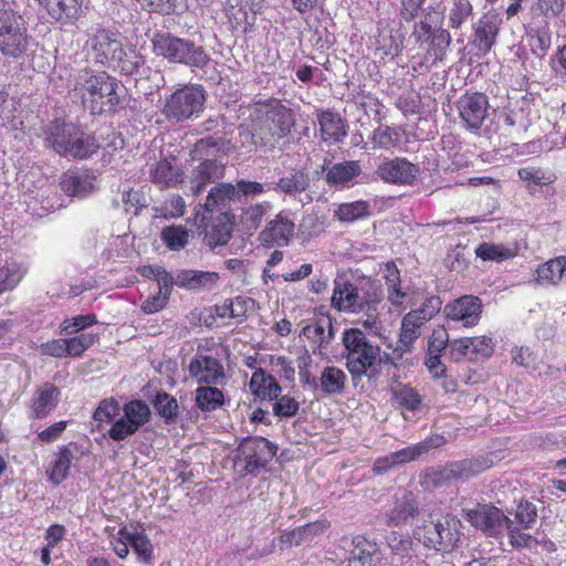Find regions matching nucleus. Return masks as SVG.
<instances>
[{
  "label": "nucleus",
  "instance_id": "obj_1",
  "mask_svg": "<svg viewBox=\"0 0 566 566\" xmlns=\"http://www.w3.org/2000/svg\"><path fill=\"white\" fill-rule=\"evenodd\" d=\"M87 59L125 75L135 74L144 64L143 55L130 44H125L120 33L105 28L87 31L84 44Z\"/></svg>",
  "mask_w": 566,
  "mask_h": 566
},
{
  "label": "nucleus",
  "instance_id": "obj_2",
  "mask_svg": "<svg viewBox=\"0 0 566 566\" xmlns=\"http://www.w3.org/2000/svg\"><path fill=\"white\" fill-rule=\"evenodd\" d=\"M118 83L106 72L83 69L73 78L71 93L92 114L114 109L119 103Z\"/></svg>",
  "mask_w": 566,
  "mask_h": 566
},
{
  "label": "nucleus",
  "instance_id": "obj_3",
  "mask_svg": "<svg viewBox=\"0 0 566 566\" xmlns=\"http://www.w3.org/2000/svg\"><path fill=\"white\" fill-rule=\"evenodd\" d=\"M44 143L62 156L86 158L98 145L95 138L85 134L78 126L64 120H54L43 128Z\"/></svg>",
  "mask_w": 566,
  "mask_h": 566
},
{
  "label": "nucleus",
  "instance_id": "obj_4",
  "mask_svg": "<svg viewBox=\"0 0 566 566\" xmlns=\"http://www.w3.org/2000/svg\"><path fill=\"white\" fill-rule=\"evenodd\" d=\"M346 367L353 378H361L375 369L381 359V348L358 328L344 331L342 336Z\"/></svg>",
  "mask_w": 566,
  "mask_h": 566
},
{
  "label": "nucleus",
  "instance_id": "obj_5",
  "mask_svg": "<svg viewBox=\"0 0 566 566\" xmlns=\"http://www.w3.org/2000/svg\"><path fill=\"white\" fill-rule=\"evenodd\" d=\"M153 51L171 63L203 69L210 61L202 46L167 32H156L151 38Z\"/></svg>",
  "mask_w": 566,
  "mask_h": 566
},
{
  "label": "nucleus",
  "instance_id": "obj_6",
  "mask_svg": "<svg viewBox=\"0 0 566 566\" xmlns=\"http://www.w3.org/2000/svg\"><path fill=\"white\" fill-rule=\"evenodd\" d=\"M24 19L0 0V51L6 56L23 55L30 44Z\"/></svg>",
  "mask_w": 566,
  "mask_h": 566
},
{
  "label": "nucleus",
  "instance_id": "obj_7",
  "mask_svg": "<svg viewBox=\"0 0 566 566\" xmlns=\"http://www.w3.org/2000/svg\"><path fill=\"white\" fill-rule=\"evenodd\" d=\"M206 102L205 90L200 85H188L175 91L165 99L163 114L167 119L184 122L198 117Z\"/></svg>",
  "mask_w": 566,
  "mask_h": 566
},
{
  "label": "nucleus",
  "instance_id": "obj_8",
  "mask_svg": "<svg viewBox=\"0 0 566 566\" xmlns=\"http://www.w3.org/2000/svg\"><path fill=\"white\" fill-rule=\"evenodd\" d=\"M457 109L462 127L476 132L488 117L489 101L482 93H465L458 99Z\"/></svg>",
  "mask_w": 566,
  "mask_h": 566
},
{
  "label": "nucleus",
  "instance_id": "obj_9",
  "mask_svg": "<svg viewBox=\"0 0 566 566\" xmlns=\"http://www.w3.org/2000/svg\"><path fill=\"white\" fill-rule=\"evenodd\" d=\"M502 19L495 10L485 12L473 24V34L470 41L471 46L480 56L486 55L494 44L500 32Z\"/></svg>",
  "mask_w": 566,
  "mask_h": 566
},
{
  "label": "nucleus",
  "instance_id": "obj_10",
  "mask_svg": "<svg viewBox=\"0 0 566 566\" xmlns=\"http://www.w3.org/2000/svg\"><path fill=\"white\" fill-rule=\"evenodd\" d=\"M463 515L471 525L483 531L489 536L502 534L510 521L500 509L486 504H479L472 510H464Z\"/></svg>",
  "mask_w": 566,
  "mask_h": 566
},
{
  "label": "nucleus",
  "instance_id": "obj_11",
  "mask_svg": "<svg viewBox=\"0 0 566 566\" xmlns=\"http://www.w3.org/2000/svg\"><path fill=\"white\" fill-rule=\"evenodd\" d=\"M217 145V140L212 137L202 138L190 150V157L200 161L196 168L209 184L223 178L226 172V166L221 161L209 158Z\"/></svg>",
  "mask_w": 566,
  "mask_h": 566
},
{
  "label": "nucleus",
  "instance_id": "obj_12",
  "mask_svg": "<svg viewBox=\"0 0 566 566\" xmlns=\"http://www.w3.org/2000/svg\"><path fill=\"white\" fill-rule=\"evenodd\" d=\"M188 371L198 382L219 385L226 378L222 363L219 358L203 353H197L190 360Z\"/></svg>",
  "mask_w": 566,
  "mask_h": 566
},
{
  "label": "nucleus",
  "instance_id": "obj_13",
  "mask_svg": "<svg viewBox=\"0 0 566 566\" xmlns=\"http://www.w3.org/2000/svg\"><path fill=\"white\" fill-rule=\"evenodd\" d=\"M446 317L459 322L464 327L478 325L482 314V302L473 295H464L449 303L444 307Z\"/></svg>",
  "mask_w": 566,
  "mask_h": 566
},
{
  "label": "nucleus",
  "instance_id": "obj_14",
  "mask_svg": "<svg viewBox=\"0 0 566 566\" xmlns=\"http://www.w3.org/2000/svg\"><path fill=\"white\" fill-rule=\"evenodd\" d=\"M376 174L387 184L410 185L417 178L419 169L408 159L396 157L381 161Z\"/></svg>",
  "mask_w": 566,
  "mask_h": 566
},
{
  "label": "nucleus",
  "instance_id": "obj_15",
  "mask_svg": "<svg viewBox=\"0 0 566 566\" xmlns=\"http://www.w3.org/2000/svg\"><path fill=\"white\" fill-rule=\"evenodd\" d=\"M203 242L211 249L226 245L232 235L233 220L229 212H221L214 218H201Z\"/></svg>",
  "mask_w": 566,
  "mask_h": 566
},
{
  "label": "nucleus",
  "instance_id": "obj_16",
  "mask_svg": "<svg viewBox=\"0 0 566 566\" xmlns=\"http://www.w3.org/2000/svg\"><path fill=\"white\" fill-rule=\"evenodd\" d=\"M245 461V471L252 473L263 468L275 455L276 448L265 438L247 439L240 447Z\"/></svg>",
  "mask_w": 566,
  "mask_h": 566
},
{
  "label": "nucleus",
  "instance_id": "obj_17",
  "mask_svg": "<svg viewBox=\"0 0 566 566\" xmlns=\"http://www.w3.org/2000/svg\"><path fill=\"white\" fill-rule=\"evenodd\" d=\"M220 274L214 271L181 270L177 273L175 284L192 292H209L220 282Z\"/></svg>",
  "mask_w": 566,
  "mask_h": 566
},
{
  "label": "nucleus",
  "instance_id": "obj_18",
  "mask_svg": "<svg viewBox=\"0 0 566 566\" xmlns=\"http://www.w3.org/2000/svg\"><path fill=\"white\" fill-rule=\"evenodd\" d=\"M60 395V389L51 382L38 387L30 400L31 417L36 419L48 417L57 406Z\"/></svg>",
  "mask_w": 566,
  "mask_h": 566
},
{
  "label": "nucleus",
  "instance_id": "obj_19",
  "mask_svg": "<svg viewBox=\"0 0 566 566\" xmlns=\"http://www.w3.org/2000/svg\"><path fill=\"white\" fill-rule=\"evenodd\" d=\"M149 177L159 187L174 188L184 181V171L174 157L164 158L150 166Z\"/></svg>",
  "mask_w": 566,
  "mask_h": 566
},
{
  "label": "nucleus",
  "instance_id": "obj_20",
  "mask_svg": "<svg viewBox=\"0 0 566 566\" xmlns=\"http://www.w3.org/2000/svg\"><path fill=\"white\" fill-rule=\"evenodd\" d=\"M332 304L338 311L357 313L363 310V301L357 286L343 280L335 281Z\"/></svg>",
  "mask_w": 566,
  "mask_h": 566
},
{
  "label": "nucleus",
  "instance_id": "obj_21",
  "mask_svg": "<svg viewBox=\"0 0 566 566\" xmlns=\"http://www.w3.org/2000/svg\"><path fill=\"white\" fill-rule=\"evenodd\" d=\"M310 186L311 175L308 170L294 168L275 182L273 190L289 197H296L307 191Z\"/></svg>",
  "mask_w": 566,
  "mask_h": 566
},
{
  "label": "nucleus",
  "instance_id": "obj_22",
  "mask_svg": "<svg viewBox=\"0 0 566 566\" xmlns=\"http://www.w3.org/2000/svg\"><path fill=\"white\" fill-rule=\"evenodd\" d=\"M262 120L265 128L273 132L279 140L286 137L294 125L293 112L281 104L271 107Z\"/></svg>",
  "mask_w": 566,
  "mask_h": 566
},
{
  "label": "nucleus",
  "instance_id": "obj_23",
  "mask_svg": "<svg viewBox=\"0 0 566 566\" xmlns=\"http://www.w3.org/2000/svg\"><path fill=\"white\" fill-rule=\"evenodd\" d=\"M294 232V223L282 213H279L261 232L265 243L286 245Z\"/></svg>",
  "mask_w": 566,
  "mask_h": 566
},
{
  "label": "nucleus",
  "instance_id": "obj_24",
  "mask_svg": "<svg viewBox=\"0 0 566 566\" xmlns=\"http://www.w3.org/2000/svg\"><path fill=\"white\" fill-rule=\"evenodd\" d=\"M74 454L70 446H60L52 454V460L46 469L49 481L54 485L62 483L69 475Z\"/></svg>",
  "mask_w": 566,
  "mask_h": 566
},
{
  "label": "nucleus",
  "instance_id": "obj_25",
  "mask_svg": "<svg viewBox=\"0 0 566 566\" xmlns=\"http://www.w3.org/2000/svg\"><path fill=\"white\" fill-rule=\"evenodd\" d=\"M354 549L348 559V566H371L373 563L381 559L379 547L376 543L364 536H356L353 539Z\"/></svg>",
  "mask_w": 566,
  "mask_h": 566
},
{
  "label": "nucleus",
  "instance_id": "obj_26",
  "mask_svg": "<svg viewBox=\"0 0 566 566\" xmlns=\"http://www.w3.org/2000/svg\"><path fill=\"white\" fill-rule=\"evenodd\" d=\"M327 527L328 523L326 521L307 523L303 526L283 532L280 535L279 541L284 546H297L302 543L312 541L314 536L322 534L327 530Z\"/></svg>",
  "mask_w": 566,
  "mask_h": 566
},
{
  "label": "nucleus",
  "instance_id": "obj_27",
  "mask_svg": "<svg viewBox=\"0 0 566 566\" xmlns=\"http://www.w3.org/2000/svg\"><path fill=\"white\" fill-rule=\"evenodd\" d=\"M492 461L486 458L467 459L449 464L443 474L446 479H469L491 468Z\"/></svg>",
  "mask_w": 566,
  "mask_h": 566
},
{
  "label": "nucleus",
  "instance_id": "obj_28",
  "mask_svg": "<svg viewBox=\"0 0 566 566\" xmlns=\"http://www.w3.org/2000/svg\"><path fill=\"white\" fill-rule=\"evenodd\" d=\"M250 389L254 396L262 400L276 399L282 388L276 379L266 374L262 368L256 369L250 379Z\"/></svg>",
  "mask_w": 566,
  "mask_h": 566
},
{
  "label": "nucleus",
  "instance_id": "obj_29",
  "mask_svg": "<svg viewBox=\"0 0 566 566\" xmlns=\"http://www.w3.org/2000/svg\"><path fill=\"white\" fill-rule=\"evenodd\" d=\"M48 13L62 23L72 22L81 11L82 0H39Z\"/></svg>",
  "mask_w": 566,
  "mask_h": 566
},
{
  "label": "nucleus",
  "instance_id": "obj_30",
  "mask_svg": "<svg viewBox=\"0 0 566 566\" xmlns=\"http://www.w3.org/2000/svg\"><path fill=\"white\" fill-rule=\"evenodd\" d=\"M62 190L72 197H85L95 188L94 178L86 172L69 171L61 179Z\"/></svg>",
  "mask_w": 566,
  "mask_h": 566
},
{
  "label": "nucleus",
  "instance_id": "obj_31",
  "mask_svg": "<svg viewBox=\"0 0 566 566\" xmlns=\"http://www.w3.org/2000/svg\"><path fill=\"white\" fill-rule=\"evenodd\" d=\"M423 324V318H420L417 313L409 312L406 314L401 322L399 344L394 354L410 352L412 344L420 336V327Z\"/></svg>",
  "mask_w": 566,
  "mask_h": 566
},
{
  "label": "nucleus",
  "instance_id": "obj_32",
  "mask_svg": "<svg viewBox=\"0 0 566 566\" xmlns=\"http://www.w3.org/2000/svg\"><path fill=\"white\" fill-rule=\"evenodd\" d=\"M238 199L237 187L230 182H221L212 187L206 198L203 209L207 212L223 209Z\"/></svg>",
  "mask_w": 566,
  "mask_h": 566
},
{
  "label": "nucleus",
  "instance_id": "obj_33",
  "mask_svg": "<svg viewBox=\"0 0 566 566\" xmlns=\"http://www.w3.org/2000/svg\"><path fill=\"white\" fill-rule=\"evenodd\" d=\"M402 50V34L392 29H382L376 40L375 54L380 59L392 60Z\"/></svg>",
  "mask_w": 566,
  "mask_h": 566
},
{
  "label": "nucleus",
  "instance_id": "obj_34",
  "mask_svg": "<svg viewBox=\"0 0 566 566\" xmlns=\"http://www.w3.org/2000/svg\"><path fill=\"white\" fill-rule=\"evenodd\" d=\"M536 282L539 285H557L566 276V256L552 259L536 269Z\"/></svg>",
  "mask_w": 566,
  "mask_h": 566
},
{
  "label": "nucleus",
  "instance_id": "obj_35",
  "mask_svg": "<svg viewBox=\"0 0 566 566\" xmlns=\"http://www.w3.org/2000/svg\"><path fill=\"white\" fill-rule=\"evenodd\" d=\"M318 122L324 142L336 144L346 136L345 125L338 115L331 112H323L319 115Z\"/></svg>",
  "mask_w": 566,
  "mask_h": 566
},
{
  "label": "nucleus",
  "instance_id": "obj_36",
  "mask_svg": "<svg viewBox=\"0 0 566 566\" xmlns=\"http://www.w3.org/2000/svg\"><path fill=\"white\" fill-rule=\"evenodd\" d=\"M460 521L455 517L439 520L438 551L449 552L457 546L460 541Z\"/></svg>",
  "mask_w": 566,
  "mask_h": 566
},
{
  "label": "nucleus",
  "instance_id": "obj_37",
  "mask_svg": "<svg viewBox=\"0 0 566 566\" xmlns=\"http://www.w3.org/2000/svg\"><path fill=\"white\" fill-rule=\"evenodd\" d=\"M347 376L344 370L335 366L325 367L319 377V389L327 396L342 394L345 389Z\"/></svg>",
  "mask_w": 566,
  "mask_h": 566
},
{
  "label": "nucleus",
  "instance_id": "obj_38",
  "mask_svg": "<svg viewBox=\"0 0 566 566\" xmlns=\"http://www.w3.org/2000/svg\"><path fill=\"white\" fill-rule=\"evenodd\" d=\"M360 171V164L357 160L338 163L328 169L326 181L333 186L346 185L356 178Z\"/></svg>",
  "mask_w": 566,
  "mask_h": 566
},
{
  "label": "nucleus",
  "instance_id": "obj_39",
  "mask_svg": "<svg viewBox=\"0 0 566 566\" xmlns=\"http://www.w3.org/2000/svg\"><path fill=\"white\" fill-rule=\"evenodd\" d=\"M419 447H408L385 457L378 458L374 463V472L382 474L397 465L415 460V454L419 451Z\"/></svg>",
  "mask_w": 566,
  "mask_h": 566
},
{
  "label": "nucleus",
  "instance_id": "obj_40",
  "mask_svg": "<svg viewBox=\"0 0 566 566\" xmlns=\"http://www.w3.org/2000/svg\"><path fill=\"white\" fill-rule=\"evenodd\" d=\"M196 405L202 412H211L224 405L223 391L217 387L200 386L196 389Z\"/></svg>",
  "mask_w": 566,
  "mask_h": 566
},
{
  "label": "nucleus",
  "instance_id": "obj_41",
  "mask_svg": "<svg viewBox=\"0 0 566 566\" xmlns=\"http://www.w3.org/2000/svg\"><path fill=\"white\" fill-rule=\"evenodd\" d=\"M418 512L417 503L411 494L405 493L397 500L395 507L387 514V525H399Z\"/></svg>",
  "mask_w": 566,
  "mask_h": 566
},
{
  "label": "nucleus",
  "instance_id": "obj_42",
  "mask_svg": "<svg viewBox=\"0 0 566 566\" xmlns=\"http://www.w3.org/2000/svg\"><path fill=\"white\" fill-rule=\"evenodd\" d=\"M382 274H384V277L388 285V292H389L388 300L394 305L402 304L406 293H403L399 289L400 272H399L398 268L391 262L386 263L382 269Z\"/></svg>",
  "mask_w": 566,
  "mask_h": 566
},
{
  "label": "nucleus",
  "instance_id": "obj_43",
  "mask_svg": "<svg viewBox=\"0 0 566 566\" xmlns=\"http://www.w3.org/2000/svg\"><path fill=\"white\" fill-rule=\"evenodd\" d=\"M303 334L321 347L327 345L334 337L333 325L329 319H319L303 328Z\"/></svg>",
  "mask_w": 566,
  "mask_h": 566
},
{
  "label": "nucleus",
  "instance_id": "obj_44",
  "mask_svg": "<svg viewBox=\"0 0 566 566\" xmlns=\"http://www.w3.org/2000/svg\"><path fill=\"white\" fill-rule=\"evenodd\" d=\"M473 7L470 0H452L448 13L449 27L460 29L472 15Z\"/></svg>",
  "mask_w": 566,
  "mask_h": 566
},
{
  "label": "nucleus",
  "instance_id": "obj_45",
  "mask_svg": "<svg viewBox=\"0 0 566 566\" xmlns=\"http://www.w3.org/2000/svg\"><path fill=\"white\" fill-rule=\"evenodd\" d=\"M125 418H129L134 421V424L139 430L150 420V409L148 405L142 400H130L123 407Z\"/></svg>",
  "mask_w": 566,
  "mask_h": 566
},
{
  "label": "nucleus",
  "instance_id": "obj_46",
  "mask_svg": "<svg viewBox=\"0 0 566 566\" xmlns=\"http://www.w3.org/2000/svg\"><path fill=\"white\" fill-rule=\"evenodd\" d=\"M335 214L342 222H354L369 214V205L363 200L343 203Z\"/></svg>",
  "mask_w": 566,
  "mask_h": 566
},
{
  "label": "nucleus",
  "instance_id": "obj_47",
  "mask_svg": "<svg viewBox=\"0 0 566 566\" xmlns=\"http://www.w3.org/2000/svg\"><path fill=\"white\" fill-rule=\"evenodd\" d=\"M161 240L174 251L182 250L189 241V232L182 226H170L161 230Z\"/></svg>",
  "mask_w": 566,
  "mask_h": 566
},
{
  "label": "nucleus",
  "instance_id": "obj_48",
  "mask_svg": "<svg viewBox=\"0 0 566 566\" xmlns=\"http://www.w3.org/2000/svg\"><path fill=\"white\" fill-rule=\"evenodd\" d=\"M400 142L401 132L399 128L384 125L374 130L373 143L381 149L394 148L398 146Z\"/></svg>",
  "mask_w": 566,
  "mask_h": 566
},
{
  "label": "nucleus",
  "instance_id": "obj_49",
  "mask_svg": "<svg viewBox=\"0 0 566 566\" xmlns=\"http://www.w3.org/2000/svg\"><path fill=\"white\" fill-rule=\"evenodd\" d=\"M253 301L249 297L237 296L231 298L222 307L218 308L220 316H229L232 318H243L251 308Z\"/></svg>",
  "mask_w": 566,
  "mask_h": 566
},
{
  "label": "nucleus",
  "instance_id": "obj_50",
  "mask_svg": "<svg viewBox=\"0 0 566 566\" xmlns=\"http://www.w3.org/2000/svg\"><path fill=\"white\" fill-rule=\"evenodd\" d=\"M438 533H439V521H428L422 525H418L413 530V536L419 542H422L424 546L438 551Z\"/></svg>",
  "mask_w": 566,
  "mask_h": 566
},
{
  "label": "nucleus",
  "instance_id": "obj_51",
  "mask_svg": "<svg viewBox=\"0 0 566 566\" xmlns=\"http://www.w3.org/2000/svg\"><path fill=\"white\" fill-rule=\"evenodd\" d=\"M476 255L485 261L501 262L514 256L513 250L501 244L482 243L476 248Z\"/></svg>",
  "mask_w": 566,
  "mask_h": 566
},
{
  "label": "nucleus",
  "instance_id": "obj_52",
  "mask_svg": "<svg viewBox=\"0 0 566 566\" xmlns=\"http://www.w3.org/2000/svg\"><path fill=\"white\" fill-rule=\"evenodd\" d=\"M97 339L93 333H84L75 337L65 338L66 357H80Z\"/></svg>",
  "mask_w": 566,
  "mask_h": 566
},
{
  "label": "nucleus",
  "instance_id": "obj_53",
  "mask_svg": "<svg viewBox=\"0 0 566 566\" xmlns=\"http://www.w3.org/2000/svg\"><path fill=\"white\" fill-rule=\"evenodd\" d=\"M23 276V271L17 263H7L0 268V294L17 286Z\"/></svg>",
  "mask_w": 566,
  "mask_h": 566
},
{
  "label": "nucleus",
  "instance_id": "obj_54",
  "mask_svg": "<svg viewBox=\"0 0 566 566\" xmlns=\"http://www.w3.org/2000/svg\"><path fill=\"white\" fill-rule=\"evenodd\" d=\"M270 209L268 202L255 203L248 207L241 216V222L248 230H255L263 220Z\"/></svg>",
  "mask_w": 566,
  "mask_h": 566
},
{
  "label": "nucleus",
  "instance_id": "obj_55",
  "mask_svg": "<svg viewBox=\"0 0 566 566\" xmlns=\"http://www.w3.org/2000/svg\"><path fill=\"white\" fill-rule=\"evenodd\" d=\"M138 431L134 421L125 418V413L114 421L108 430V437L114 441H123Z\"/></svg>",
  "mask_w": 566,
  "mask_h": 566
},
{
  "label": "nucleus",
  "instance_id": "obj_56",
  "mask_svg": "<svg viewBox=\"0 0 566 566\" xmlns=\"http://www.w3.org/2000/svg\"><path fill=\"white\" fill-rule=\"evenodd\" d=\"M119 403L114 399L102 400L93 413V419L97 422L114 423L115 418L119 415Z\"/></svg>",
  "mask_w": 566,
  "mask_h": 566
},
{
  "label": "nucleus",
  "instance_id": "obj_57",
  "mask_svg": "<svg viewBox=\"0 0 566 566\" xmlns=\"http://www.w3.org/2000/svg\"><path fill=\"white\" fill-rule=\"evenodd\" d=\"M154 405L157 412L166 420H171L177 417L179 406L172 396L166 392L158 394Z\"/></svg>",
  "mask_w": 566,
  "mask_h": 566
},
{
  "label": "nucleus",
  "instance_id": "obj_58",
  "mask_svg": "<svg viewBox=\"0 0 566 566\" xmlns=\"http://www.w3.org/2000/svg\"><path fill=\"white\" fill-rule=\"evenodd\" d=\"M123 208L126 213L137 216L143 207L146 206V198L139 190L128 189L120 195Z\"/></svg>",
  "mask_w": 566,
  "mask_h": 566
},
{
  "label": "nucleus",
  "instance_id": "obj_59",
  "mask_svg": "<svg viewBox=\"0 0 566 566\" xmlns=\"http://www.w3.org/2000/svg\"><path fill=\"white\" fill-rule=\"evenodd\" d=\"M517 175L523 181H527L536 186L549 185L555 180L554 175L546 174L541 168L534 167L520 168Z\"/></svg>",
  "mask_w": 566,
  "mask_h": 566
},
{
  "label": "nucleus",
  "instance_id": "obj_60",
  "mask_svg": "<svg viewBox=\"0 0 566 566\" xmlns=\"http://www.w3.org/2000/svg\"><path fill=\"white\" fill-rule=\"evenodd\" d=\"M251 143L255 147L274 148L279 139L273 132L265 128V123L262 120L251 133Z\"/></svg>",
  "mask_w": 566,
  "mask_h": 566
},
{
  "label": "nucleus",
  "instance_id": "obj_61",
  "mask_svg": "<svg viewBox=\"0 0 566 566\" xmlns=\"http://www.w3.org/2000/svg\"><path fill=\"white\" fill-rule=\"evenodd\" d=\"M398 403L409 411H416L421 403L420 397L417 391L409 387L402 386L395 391Z\"/></svg>",
  "mask_w": 566,
  "mask_h": 566
},
{
  "label": "nucleus",
  "instance_id": "obj_62",
  "mask_svg": "<svg viewBox=\"0 0 566 566\" xmlns=\"http://www.w3.org/2000/svg\"><path fill=\"white\" fill-rule=\"evenodd\" d=\"M276 399V402L273 405V412L276 417L291 418L297 413L300 403L296 399L289 395L277 397Z\"/></svg>",
  "mask_w": 566,
  "mask_h": 566
},
{
  "label": "nucleus",
  "instance_id": "obj_63",
  "mask_svg": "<svg viewBox=\"0 0 566 566\" xmlns=\"http://www.w3.org/2000/svg\"><path fill=\"white\" fill-rule=\"evenodd\" d=\"M97 323L95 315H78L72 318H65L60 327L62 332L72 334L85 329L86 327L93 326Z\"/></svg>",
  "mask_w": 566,
  "mask_h": 566
},
{
  "label": "nucleus",
  "instance_id": "obj_64",
  "mask_svg": "<svg viewBox=\"0 0 566 566\" xmlns=\"http://www.w3.org/2000/svg\"><path fill=\"white\" fill-rule=\"evenodd\" d=\"M515 518L523 528H531L537 518L536 506L528 502H521L515 512Z\"/></svg>",
  "mask_w": 566,
  "mask_h": 566
}]
</instances>
